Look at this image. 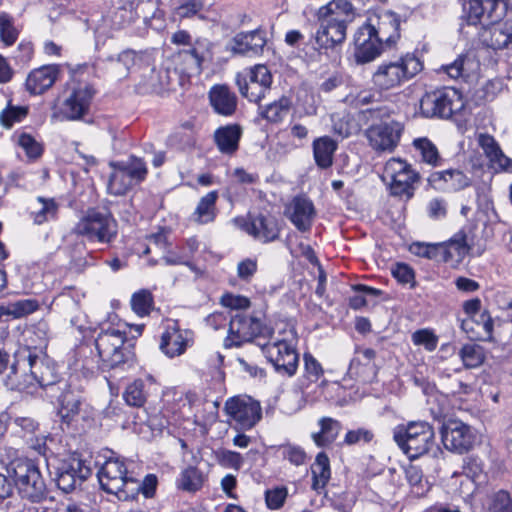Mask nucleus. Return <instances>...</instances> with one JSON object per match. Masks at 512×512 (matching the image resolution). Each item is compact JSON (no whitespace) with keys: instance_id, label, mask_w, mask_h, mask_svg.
<instances>
[{"instance_id":"22","label":"nucleus","mask_w":512,"mask_h":512,"mask_svg":"<svg viewBox=\"0 0 512 512\" xmlns=\"http://www.w3.org/2000/svg\"><path fill=\"white\" fill-rule=\"evenodd\" d=\"M127 474V468L122 460L109 458L98 471V479L101 488L110 494H118L124 485L123 479Z\"/></svg>"},{"instance_id":"55","label":"nucleus","mask_w":512,"mask_h":512,"mask_svg":"<svg viewBox=\"0 0 512 512\" xmlns=\"http://www.w3.org/2000/svg\"><path fill=\"white\" fill-rule=\"evenodd\" d=\"M412 341L415 345L423 346L427 351L432 352L438 344V337L429 329H420L412 334Z\"/></svg>"},{"instance_id":"47","label":"nucleus","mask_w":512,"mask_h":512,"mask_svg":"<svg viewBox=\"0 0 512 512\" xmlns=\"http://www.w3.org/2000/svg\"><path fill=\"white\" fill-rule=\"evenodd\" d=\"M38 208L31 212L34 222L42 224L49 219H53L58 211V205L54 199H46L44 197L37 198Z\"/></svg>"},{"instance_id":"27","label":"nucleus","mask_w":512,"mask_h":512,"mask_svg":"<svg viewBox=\"0 0 512 512\" xmlns=\"http://www.w3.org/2000/svg\"><path fill=\"white\" fill-rule=\"evenodd\" d=\"M400 16L393 11H385L377 18L374 25V35L378 37L383 45L391 47L400 38Z\"/></svg>"},{"instance_id":"43","label":"nucleus","mask_w":512,"mask_h":512,"mask_svg":"<svg viewBox=\"0 0 512 512\" xmlns=\"http://www.w3.org/2000/svg\"><path fill=\"white\" fill-rule=\"evenodd\" d=\"M292 106L291 99L287 96H281L261 109L260 115L271 123H280L289 114Z\"/></svg>"},{"instance_id":"2","label":"nucleus","mask_w":512,"mask_h":512,"mask_svg":"<svg viewBox=\"0 0 512 512\" xmlns=\"http://www.w3.org/2000/svg\"><path fill=\"white\" fill-rule=\"evenodd\" d=\"M126 334L116 328L102 330L95 339V346L100 358V369L103 372H125L135 363L134 353L125 347Z\"/></svg>"},{"instance_id":"34","label":"nucleus","mask_w":512,"mask_h":512,"mask_svg":"<svg viewBox=\"0 0 512 512\" xmlns=\"http://www.w3.org/2000/svg\"><path fill=\"white\" fill-rule=\"evenodd\" d=\"M258 76L260 78V84H255L253 82L246 83L243 80L242 74H237L236 76V84L241 95L247 98L250 102L259 103L263 98H265L266 94L270 92V86L272 83L271 74L260 70V72H258Z\"/></svg>"},{"instance_id":"14","label":"nucleus","mask_w":512,"mask_h":512,"mask_svg":"<svg viewBox=\"0 0 512 512\" xmlns=\"http://www.w3.org/2000/svg\"><path fill=\"white\" fill-rule=\"evenodd\" d=\"M441 440L447 450L464 454L472 449L476 436L470 426L460 420L451 419L442 425Z\"/></svg>"},{"instance_id":"61","label":"nucleus","mask_w":512,"mask_h":512,"mask_svg":"<svg viewBox=\"0 0 512 512\" xmlns=\"http://www.w3.org/2000/svg\"><path fill=\"white\" fill-rule=\"evenodd\" d=\"M374 434L371 430L366 428H358L350 430L346 433L344 443L347 445H355L358 443H369L373 440Z\"/></svg>"},{"instance_id":"50","label":"nucleus","mask_w":512,"mask_h":512,"mask_svg":"<svg viewBox=\"0 0 512 512\" xmlns=\"http://www.w3.org/2000/svg\"><path fill=\"white\" fill-rule=\"evenodd\" d=\"M153 305L152 294L148 290H140L132 295L131 308L138 316H146Z\"/></svg>"},{"instance_id":"57","label":"nucleus","mask_w":512,"mask_h":512,"mask_svg":"<svg viewBox=\"0 0 512 512\" xmlns=\"http://www.w3.org/2000/svg\"><path fill=\"white\" fill-rule=\"evenodd\" d=\"M411 251L417 256L440 262V243H415L411 246Z\"/></svg>"},{"instance_id":"40","label":"nucleus","mask_w":512,"mask_h":512,"mask_svg":"<svg viewBox=\"0 0 512 512\" xmlns=\"http://www.w3.org/2000/svg\"><path fill=\"white\" fill-rule=\"evenodd\" d=\"M484 41L493 50L506 49L512 52V17L505 21L503 27L492 28L489 38Z\"/></svg>"},{"instance_id":"64","label":"nucleus","mask_w":512,"mask_h":512,"mask_svg":"<svg viewBox=\"0 0 512 512\" xmlns=\"http://www.w3.org/2000/svg\"><path fill=\"white\" fill-rule=\"evenodd\" d=\"M393 276L402 284H410L414 281V271L407 264L398 263L392 270Z\"/></svg>"},{"instance_id":"51","label":"nucleus","mask_w":512,"mask_h":512,"mask_svg":"<svg viewBox=\"0 0 512 512\" xmlns=\"http://www.w3.org/2000/svg\"><path fill=\"white\" fill-rule=\"evenodd\" d=\"M18 38V30L13 24L12 17L5 13H0V39L6 46L13 45Z\"/></svg>"},{"instance_id":"19","label":"nucleus","mask_w":512,"mask_h":512,"mask_svg":"<svg viewBox=\"0 0 512 512\" xmlns=\"http://www.w3.org/2000/svg\"><path fill=\"white\" fill-rule=\"evenodd\" d=\"M95 91L89 84L72 89L64 100L60 113L66 120H79L88 112Z\"/></svg>"},{"instance_id":"46","label":"nucleus","mask_w":512,"mask_h":512,"mask_svg":"<svg viewBox=\"0 0 512 512\" xmlns=\"http://www.w3.org/2000/svg\"><path fill=\"white\" fill-rule=\"evenodd\" d=\"M463 365L467 369L477 368L484 362V349L478 344H465L459 351Z\"/></svg>"},{"instance_id":"56","label":"nucleus","mask_w":512,"mask_h":512,"mask_svg":"<svg viewBox=\"0 0 512 512\" xmlns=\"http://www.w3.org/2000/svg\"><path fill=\"white\" fill-rule=\"evenodd\" d=\"M287 496H288V490L284 486L266 490V492H265L266 505L271 510H278L284 505V502H285Z\"/></svg>"},{"instance_id":"23","label":"nucleus","mask_w":512,"mask_h":512,"mask_svg":"<svg viewBox=\"0 0 512 512\" xmlns=\"http://www.w3.org/2000/svg\"><path fill=\"white\" fill-rule=\"evenodd\" d=\"M204 57V45L197 41L194 47L183 49L173 56L172 70L187 76L200 74Z\"/></svg>"},{"instance_id":"17","label":"nucleus","mask_w":512,"mask_h":512,"mask_svg":"<svg viewBox=\"0 0 512 512\" xmlns=\"http://www.w3.org/2000/svg\"><path fill=\"white\" fill-rule=\"evenodd\" d=\"M354 45V57L358 64L372 62L381 55L384 47L374 35V25L370 23L358 28L354 36Z\"/></svg>"},{"instance_id":"1","label":"nucleus","mask_w":512,"mask_h":512,"mask_svg":"<svg viewBox=\"0 0 512 512\" xmlns=\"http://www.w3.org/2000/svg\"><path fill=\"white\" fill-rule=\"evenodd\" d=\"M61 381L57 379L55 367L49 358L35 349L25 348L17 353L5 385L10 390L30 392L32 387L38 385L51 391Z\"/></svg>"},{"instance_id":"21","label":"nucleus","mask_w":512,"mask_h":512,"mask_svg":"<svg viewBox=\"0 0 512 512\" xmlns=\"http://www.w3.org/2000/svg\"><path fill=\"white\" fill-rule=\"evenodd\" d=\"M285 215L300 232H307L312 227L316 209L308 197L301 195L292 199L286 207Z\"/></svg>"},{"instance_id":"41","label":"nucleus","mask_w":512,"mask_h":512,"mask_svg":"<svg viewBox=\"0 0 512 512\" xmlns=\"http://www.w3.org/2000/svg\"><path fill=\"white\" fill-rule=\"evenodd\" d=\"M320 431L312 434V439L318 447L331 445L339 435L341 423L330 417L319 420Z\"/></svg>"},{"instance_id":"25","label":"nucleus","mask_w":512,"mask_h":512,"mask_svg":"<svg viewBox=\"0 0 512 512\" xmlns=\"http://www.w3.org/2000/svg\"><path fill=\"white\" fill-rule=\"evenodd\" d=\"M265 45V32L256 29L236 34L230 43V50L234 54L251 56L260 54Z\"/></svg>"},{"instance_id":"13","label":"nucleus","mask_w":512,"mask_h":512,"mask_svg":"<svg viewBox=\"0 0 512 512\" xmlns=\"http://www.w3.org/2000/svg\"><path fill=\"white\" fill-rule=\"evenodd\" d=\"M318 28L313 34L314 48L319 53L327 54L335 50L346 40L348 25L343 20L318 18Z\"/></svg>"},{"instance_id":"6","label":"nucleus","mask_w":512,"mask_h":512,"mask_svg":"<svg viewBox=\"0 0 512 512\" xmlns=\"http://www.w3.org/2000/svg\"><path fill=\"white\" fill-rule=\"evenodd\" d=\"M422 67L417 57L407 54L395 62L379 65L373 74L372 81L379 89L389 90L414 77Z\"/></svg>"},{"instance_id":"26","label":"nucleus","mask_w":512,"mask_h":512,"mask_svg":"<svg viewBox=\"0 0 512 512\" xmlns=\"http://www.w3.org/2000/svg\"><path fill=\"white\" fill-rule=\"evenodd\" d=\"M469 251L467 235L465 231L460 230L447 242L440 243V262L449 263L455 267L464 260Z\"/></svg>"},{"instance_id":"60","label":"nucleus","mask_w":512,"mask_h":512,"mask_svg":"<svg viewBox=\"0 0 512 512\" xmlns=\"http://www.w3.org/2000/svg\"><path fill=\"white\" fill-rule=\"evenodd\" d=\"M490 512H512V498L506 491H498L492 500Z\"/></svg>"},{"instance_id":"58","label":"nucleus","mask_w":512,"mask_h":512,"mask_svg":"<svg viewBox=\"0 0 512 512\" xmlns=\"http://www.w3.org/2000/svg\"><path fill=\"white\" fill-rule=\"evenodd\" d=\"M478 144L490 162L502 151L495 138L489 134H480L478 136Z\"/></svg>"},{"instance_id":"42","label":"nucleus","mask_w":512,"mask_h":512,"mask_svg":"<svg viewBox=\"0 0 512 512\" xmlns=\"http://www.w3.org/2000/svg\"><path fill=\"white\" fill-rule=\"evenodd\" d=\"M312 489L320 492L327 485L331 477L330 461L326 453L320 452L311 466Z\"/></svg>"},{"instance_id":"18","label":"nucleus","mask_w":512,"mask_h":512,"mask_svg":"<svg viewBox=\"0 0 512 512\" xmlns=\"http://www.w3.org/2000/svg\"><path fill=\"white\" fill-rule=\"evenodd\" d=\"M91 475V469L79 459L62 461L56 472V484L60 490L70 493Z\"/></svg>"},{"instance_id":"36","label":"nucleus","mask_w":512,"mask_h":512,"mask_svg":"<svg viewBox=\"0 0 512 512\" xmlns=\"http://www.w3.org/2000/svg\"><path fill=\"white\" fill-rule=\"evenodd\" d=\"M318 18L343 20L349 25L355 18V9L349 0H331L318 10Z\"/></svg>"},{"instance_id":"44","label":"nucleus","mask_w":512,"mask_h":512,"mask_svg":"<svg viewBox=\"0 0 512 512\" xmlns=\"http://www.w3.org/2000/svg\"><path fill=\"white\" fill-rule=\"evenodd\" d=\"M205 476L198 468L189 466L184 469L177 480L178 488L187 492H196L204 484Z\"/></svg>"},{"instance_id":"8","label":"nucleus","mask_w":512,"mask_h":512,"mask_svg":"<svg viewBox=\"0 0 512 512\" xmlns=\"http://www.w3.org/2000/svg\"><path fill=\"white\" fill-rule=\"evenodd\" d=\"M462 94L454 89L445 87L426 93L420 101V109L425 117L449 119L464 108Z\"/></svg>"},{"instance_id":"4","label":"nucleus","mask_w":512,"mask_h":512,"mask_svg":"<svg viewBox=\"0 0 512 512\" xmlns=\"http://www.w3.org/2000/svg\"><path fill=\"white\" fill-rule=\"evenodd\" d=\"M372 118L380 119L379 123L372 124L365 130V137L369 146L376 152L392 153L400 142L404 127L398 121H383L389 116V109L386 107H374L366 110Z\"/></svg>"},{"instance_id":"30","label":"nucleus","mask_w":512,"mask_h":512,"mask_svg":"<svg viewBox=\"0 0 512 512\" xmlns=\"http://www.w3.org/2000/svg\"><path fill=\"white\" fill-rule=\"evenodd\" d=\"M210 105L213 111L221 116L230 117L235 114L238 105V99L226 85H214L209 93Z\"/></svg>"},{"instance_id":"49","label":"nucleus","mask_w":512,"mask_h":512,"mask_svg":"<svg viewBox=\"0 0 512 512\" xmlns=\"http://www.w3.org/2000/svg\"><path fill=\"white\" fill-rule=\"evenodd\" d=\"M473 65V61L464 55H460L449 65L443 67L444 71L452 79L467 78Z\"/></svg>"},{"instance_id":"7","label":"nucleus","mask_w":512,"mask_h":512,"mask_svg":"<svg viewBox=\"0 0 512 512\" xmlns=\"http://www.w3.org/2000/svg\"><path fill=\"white\" fill-rule=\"evenodd\" d=\"M382 179L388 184L391 195L409 200L420 176L406 161L391 158L385 164Z\"/></svg>"},{"instance_id":"37","label":"nucleus","mask_w":512,"mask_h":512,"mask_svg":"<svg viewBox=\"0 0 512 512\" xmlns=\"http://www.w3.org/2000/svg\"><path fill=\"white\" fill-rule=\"evenodd\" d=\"M218 199L217 191H210L205 196L201 197L194 212L191 215V220L199 225H205L214 222L217 216L216 202Z\"/></svg>"},{"instance_id":"20","label":"nucleus","mask_w":512,"mask_h":512,"mask_svg":"<svg viewBox=\"0 0 512 512\" xmlns=\"http://www.w3.org/2000/svg\"><path fill=\"white\" fill-rule=\"evenodd\" d=\"M145 70L148 74H143V83L140 85L143 94H160L174 89V84L180 80L178 73L173 71L170 66L161 67L159 70L147 66Z\"/></svg>"},{"instance_id":"16","label":"nucleus","mask_w":512,"mask_h":512,"mask_svg":"<svg viewBox=\"0 0 512 512\" xmlns=\"http://www.w3.org/2000/svg\"><path fill=\"white\" fill-rule=\"evenodd\" d=\"M224 410L243 430L255 426L262 415L260 404L251 397H231L226 401Z\"/></svg>"},{"instance_id":"33","label":"nucleus","mask_w":512,"mask_h":512,"mask_svg":"<svg viewBox=\"0 0 512 512\" xmlns=\"http://www.w3.org/2000/svg\"><path fill=\"white\" fill-rule=\"evenodd\" d=\"M191 342L192 333L190 331H180L173 328L163 333L160 349L164 354L172 358L183 354Z\"/></svg>"},{"instance_id":"9","label":"nucleus","mask_w":512,"mask_h":512,"mask_svg":"<svg viewBox=\"0 0 512 512\" xmlns=\"http://www.w3.org/2000/svg\"><path fill=\"white\" fill-rule=\"evenodd\" d=\"M12 471L15 485L23 498L40 502L47 497L46 483L39 467L32 460L12 463Z\"/></svg>"},{"instance_id":"24","label":"nucleus","mask_w":512,"mask_h":512,"mask_svg":"<svg viewBox=\"0 0 512 512\" xmlns=\"http://www.w3.org/2000/svg\"><path fill=\"white\" fill-rule=\"evenodd\" d=\"M245 230L263 243L275 241L280 234L276 218L265 214L250 216L249 222L245 224Z\"/></svg>"},{"instance_id":"53","label":"nucleus","mask_w":512,"mask_h":512,"mask_svg":"<svg viewBox=\"0 0 512 512\" xmlns=\"http://www.w3.org/2000/svg\"><path fill=\"white\" fill-rule=\"evenodd\" d=\"M282 456L285 460H288L292 465L301 466L306 464L308 460L307 453L305 450L295 444L287 443L280 446Z\"/></svg>"},{"instance_id":"32","label":"nucleus","mask_w":512,"mask_h":512,"mask_svg":"<svg viewBox=\"0 0 512 512\" xmlns=\"http://www.w3.org/2000/svg\"><path fill=\"white\" fill-rule=\"evenodd\" d=\"M59 75L56 65H45L32 70L26 79V89L30 94L39 95L52 87Z\"/></svg>"},{"instance_id":"31","label":"nucleus","mask_w":512,"mask_h":512,"mask_svg":"<svg viewBox=\"0 0 512 512\" xmlns=\"http://www.w3.org/2000/svg\"><path fill=\"white\" fill-rule=\"evenodd\" d=\"M355 356L349 365L350 375L359 378L364 382H371L377 375V367L374 363L376 356L375 350L366 348L356 351Z\"/></svg>"},{"instance_id":"12","label":"nucleus","mask_w":512,"mask_h":512,"mask_svg":"<svg viewBox=\"0 0 512 512\" xmlns=\"http://www.w3.org/2000/svg\"><path fill=\"white\" fill-rule=\"evenodd\" d=\"M272 334V329L263 325L260 319L237 312L230 320L229 335L225 339V346L239 347L244 342H250L254 338H268Z\"/></svg>"},{"instance_id":"11","label":"nucleus","mask_w":512,"mask_h":512,"mask_svg":"<svg viewBox=\"0 0 512 512\" xmlns=\"http://www.w3.org/2000/svg\"><path fill=\"white\" fill-rule=\"evenodd\" d=\"M506 10L505 0H466L463 4L460 30L463 31L465 25L477 26L484 22H498L504 17Z\"/></svg>"},{"instance_id":"29","label":"nucleus","mask_w":512,"mask_h":512,"mask_svg":"<svg viewBox=\"0 0 512 512\" xmlns=\"http://www.w3.org/2000/svg\"><path fill=\"white\" fill-rule=\"evenodd\" d=\"M49 396L56 398L60 404L59 414L63 419H68L78 414L81 397L78 393L71 389L66 381L57 383L55 390L49 392Z\"/></svg>"},{"instance_id":"62","label":"nucleus","mask_w":512,"mask_h":512,"mask_svg":"<svg viewBox=\"0 0 512 512\" xmlns=\"http://www.w3.org/2000/svg\"><path fill=\"white\" fill-rule=\"evenodd\" d=\"M257 271V261L247 258L237 265V276L243 281H250Z\"/></svg>"},{"instance_id":"63","label":"nucleus","mask_w":512,"mask_h":512,"mask_svg":"<svg viewBox=\"0 0 512 512\" xmlns=\"http://www.w3.org/2000/svg\"><path fill=\"white\" fill-rule=\"evenodd\" d=\"M124 485L119 490L118 496L119 499H127L129 497H134V495L139 493L140 481L134 479L133 477H128L127 474L123 479Z\"/></svg>"},{"instance_id":"48","label":"nucleus","mask_w":512,"mask_h":512,"mask_svg":"<svg viewBox=\"0 0 512 512\" xmlns=\"http://www.w3.org/2000/svg\"><path fill=\"white\" fill-rule=\"evenodd\" d=\"M125 402L132 407H142L147 398L145 384L142 380H135L128 385L123 393Z\"/></svg>"},{"instance_id":"35","label":"nucleus","mask_w":512,"mask_h":512,"mask_svg":"<svg viewBox=\"0 0 512 512\" xmlns=\"http://www.w3.org/2000/svg\"><path fill=\"white\" fill-rule=\"evenodd\" d=\"M241 136L242 128L238 124L222 126L214 132V140L219 151L228 155L238 150Z\"/></svg>"},{"instance_id":"3","label":"nucleus","mask_w":512,"mask_h":512,"mask_svg":"<svg viewBox=\"0 0 512 512\" xmlns=\"http://www.w3.org/2000/svg\"><path fill=\"white\" fill-rule=\"evenodd\" d=\"M393 439L411 460L429 453L436 445L434 429L424 421L398 426L394 430Z\"/></svg>"},{"instance_id":"15","label":"nucleus","mask_w":512,"mask_h":512,"mask_svg":"<svg viewBox=\"0 0 512 512\" xmlns=\"http://www.w3.org/2000/svg\"><path fill=\"white\" fill-rule=\"evenodd\" d=\"M264 351L267 359L278 372L292 376L295 374L299 356L292 342L287 339H278L273 343L258 344Z\"/></svg>"},{"instance_id":"28","label":"nucleus","mask_w":512,"mask_h":512,"mask_svg":"<svg viewBox=\"0 0 512 512\" xmlns=\"http://www.w3.org/2000/svg\"><path fill=\"white\" fill-rule=\"evenodd\" d=\"M428 182L433 188L441 191H459L471 183L470 178L458 169L433 172L430 174Z\"/></svg>"},{"instance_id":"5","label":"nucleus","mask_w":512,"mask_h":512,"mask_svg":"<svg viewBox=\"0 0 512 512\" xmlns=\"http://www.w3.org/2000/svg\"><path fill=\"white\" fill-rule=\"evenodd\" d=\"M73 232L89 241L109 244L117 235V223L110 212L91 208L81 217Z\"/></svg>"},{"instance_id":"52","label":"nucleus","mask_w":512,"mask_h":512,"mask_svg":"<svg viewBox=\"0 0 512 512\" xmlns=\"http://www.w3.org/2000/svg\"><path fill=\"white\" fill-rule=\"evenodd\" d=\"M2 309L3 314L20 318L36 311L38 309V302L33 299H23L10 303L6 308Z\"/></svg>"},{"instance_id":"59","label":"nucleus","mask_w":512,"mask_h":512,"mask_svg":"<svg viewBox=\"0 0 512 512\" xmlns=\"http://www.w3.org/2000/svg\"><path fill=\"white\" fill-rule=\"evenodd\" d=\"M18 144L25 150L27 156L30 158H38L43 152L41 144L26 133H22L19 136Z\"/></svg>"},{"instance_id":"54","label":"nucleus","mask_w":512,"mask_h":512,"mask_svg":"<svg viewBox=\"0 0 512 512\" xmlns=\"http://www.w3.org/2000/svg\"><path fill=\"white\" fill-rule=\"evenodd\" d=\"M28 113L26 107L9 105L0 113V123L5 128H11L14 123L21 121Z\"/></svg>"},{"instance_id":"38","label":"nucleus","mask_w":512,"mask_h":512,"mask_svg":"<svg viewBox=\"0 0 512 512\" xmlns=\"http://www.w3.org/2000/svg\"><path fill=\"white\" fill-rule=\"evenodd\" d=\"M138 59L139 56L135 51L125 50L117 58L109 57L106 69L112 77L123 79L128 76L130 69L136 65Z\"/></svg>"},{"instance_id":"39","label":"nucleus","mask_w":512,"mask_h":512,"mask_svg":"<svg viewBox=\"0 0 512 512\" xmlns=\"http://www.w3.org/2000/svg\"><path fill=\"white\" fill-rule=\"evenodd\" d=\"M313 156L318 167L327 169L333 164V156L338 144L329 136H322L313 141Z\"/></svg>"},{"instance_id":"10","label":"nucleus","mask_w":512,"mask_h":512,"mask_svg":"<svg viewBox=\"0 0 512 512\" xmlns=\"http://www.w3.org/2000/svg\"><path fill=\"white\" fill-rule=\"evenodd\" d=\"M113 172L108 181V192L115 196L126 194L135 184L143 181L147 175L145 162L131 157L127 162L112 163Z\"/></svg>"},{"instance_id":"45","label":"nucleus","mask_w":512,"mask_h":512,"mask_svg":"<svg viewBox=\"0 0 512 512\" xmlns=\"http://www.w3.org/2000/svg\"><path fill=\"white\" fill-rule=\"evenodd\" d=\"M415 149L419 152L423 162L439 166L441 164V157L437 147L428 138H418L413 141Z\"/></svg>"}]
</instances>
